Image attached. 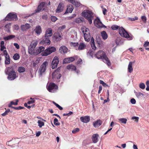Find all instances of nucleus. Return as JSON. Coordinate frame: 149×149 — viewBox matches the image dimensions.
Instances as JSON below:
<instances>
[{
  "mask_svg": "<svg viewBox=\"0 0 149 149\" xmlns=\"http://www.w3.org/2000/svg\"><path fill=\"white\" fill-rule=\"evenodd\" d=\"M38 126H39L40 127H42V126L44 125V123L40 120H38Z\"/></svg>",
  "mask_w": 149,
  "mask_h": 149,
  "instance_id": "obj_46",
  "label": "nucleus"
},
{
  "mask_svg": "<svg viewBox=\"0 0 149 149\" xmlns=\"http://www.w3.org/2000/svg\"><path fill=\"white\" fill-rule=\"evenodd\" d=\"M4 42L3 41H1L0 43L1 50L3 51L4 49H6V47L4 46Z\"/></svg>",
  "mask_w": 149,
  "mask_h": 149,
  "instance_id": "obj_35",
  "label": "nucleus"
},
{
  "mask_svg": "<svg viewBox=\"0 0 149 149\" xmlns=\"http://www.w3.org/2000/svg\"><path fill=\"white\" fill-rule=\"evenodd\" d=\"M36 99V98H32V97H31L30 98V100H29L27 102V104H31L34 103L35 102V100Z\"/></svg>",
  "mask_w": 149,
  "mask_h": 149,
  "instance_id": "obj_37",
  "label": "nucleus"
},
{
  "mask_svg": "<svg viewBox=\"0 0 149 149\" xmlns=\"http://www.w3.org/2000/svg\"><path fill=\"white\" fill-rule=\"evenodd\" d=\"M45 39L42 40L40 42L41 44L43 45L45 44L47 45H49L50 43V41L49 39V37L45 38Z\"/></svg>",
  "mask_w": 149,
  "mask_h": 149,
  "instance_id": "obj_16",
  "label": "nucleus"
},
{
  "mask_svg": "<svg viewBox=\"0 0 149 149\" xmlns=\"http://www.w3.org/2000/svg\"><path fill=\"white\" fill-rule=\"evenodd\" d=\"M81 15L88 20L90 24H92L94 17L91 11L89 10H84L82 12Z\"/></svg>",
  "mask_w": 149,
  "mask_h": 149,
  "instance_id": "obj_2",
  "label": "nucleus"
},
{
  "mask_svg": "<svg viewBox=\"0 0 149 149\" xmlns=\"http://www.w3.org/2000/svg\"><path fill=\"white\" fill-rule=\"evenodd\" d=\"M63 5L62 3H60L56 10V12L59 13L62 12L63 10Z\"/></svg>",
  "mask_w": 149,
  "mask_h": 149,
  "instance_id": "obj_24",
  "label": "nucleus"
},
{
  "mask_svg": "<svg viewBox=\"0 0 149 149\" xmlns=\"http://www.w3.org/2000/svg\"><path fill=\"white\" fill-rule=\"evenodd\" d=\"M13 58L15 60H18L20 58L19 55L18 53H15L13 56Z\"/></svg>",
  "mask_w": 149,
  "mask_h": 149,
  "instance_id": "obj_38",
  "label": "nucleus"
},
{
  "mask_svg": "<svg viewBox=\"0 0 149 149\" xmlns=\"http://www.w3.org/2000/svg\"><path fill=\"white\" fill-rule=\"evenodd\" d=\"M15 37V36L13 35H9L7 36L4 37V39L6 40L11 39Z\"/></svg>",
  "mask_w": 149,
  "mask_h": 149,
  "instance_id": "obj_34",
  "label": "nucleus"
},
{
  "mask_svg": "<svg viewBox=\"0 0 149 149\" xmlns=\"http://www.w3.org/2000/svg\"><path fill=\"white\" fill-rule=\"evenodd\" d=\"M99 136L98 134H94L92 135L91 139L93 143H96L98 141V138Z\"/></svg>",
  "mask_w": 149,
  "mask_h": 149,
  "instance_id": "obj_19",
  "label": "nucleus"
},
{
  "mask_svg": "<svg viewBox=\"0 0 149 149\" xmlns=\"http://www.w3.org/2000/svg\"><path fill=\"white\" fill-rule=\"evenodd\" d=\"M48 15L47 14H44L42 16V18L43 19L47 20L48 18Z\"/></svg>",
  "mask_w": 149,
  "mask_h": 149,
  "instance_id": "obj_58",
  "label": "nucleus"
},
{
  "mask_svg": "<svg viewBox=\"0 0 149 149\" xmlns=\"http://www.w3.org/2000/svg\"><path fill=\"white\" fill-rule=\"evenodd\" d=\"M138 19V18L136 16L134 18L129 17L128 18V20L131 21H134L137 20Z\"/></svg>",
  "mask_w": 149,
  "mask_h": 149,
  "instance_id": "obj_45",
  "label": "nucleus"
},
{
  "mask_svg": "<svg viewBox=\"0 0 149 149\" xmlns=\"http://www.w3.org/2000/svg\"><path fill=\"white\" fill-rule=\"evenodd\" d=\"M48 63L47 61H45L41 65L40 68V72L41 74L44 72L46 70V67L48 65Z\"/></svg>",
  "mask_w": 149,
  "mask_h": 149,
  "instance_id": "obj_11",
  "label": "nucleus"
},
{
  "mask_svg": "<svg viewBox=\"0 0 149 149\" xmlns=\"http://www.w3.org/2000/svg\"><path fill=\"white\" fill-rule=\"evenodd\" d=\"M73 113L72 112L70 111V112H69L68 113H64L63 114V116H69L70 115H72Z\"/></svg>",
  "mask_w": 149,
  "mask_h": 149,
  "instance_id": "obj_57",
  "label": "nucleus"
},
{
  "mask_svg": "<svg viewBox=\"0 0 149 149\" xmlns=\"http://www.w3.org/2000/svg\"><path fill=\"white\" fill-rule=\"evenodd\" d=\"M111 28L112 30H117L118 29H119L120 28V27L116 25H113L112 26Z\"/></svg>",
  "mask_w": 149,
  "mask_h": 149,
  "instance_id": "obj_40",
  "label": "nucleus"
},
{
  "mask_svg": "<svg viewBox=\"0 0 149 149\" xmlns=\"http://www.w3.org/2000/svg\"><path fill=\"white\" fill-rule=\"evenodd\" d=\"M54 123L55 125L58 126L60 125V123L58 122V120L56 118H55L54 119Z\"/></svg>",
  "mask_w": 149,
  "mask_h": 149,
  "instance_id": "obj_44",
  "label": "nucleus"
},
{
  "mask_svg": "<svg viewBox=\"0 0 149 149\" xmlns=\"http://www.w3.org/2000/svg\"><path fill=\"white\" fill-rule=\"evenodd\" d=\"M45 2H41L38 6L37 9L35 10L34 13H38L45 6Z\"/></svg>",
  "mask_w": 149,
  "mask_h": 149,
  "instance_id": "obj_12",
  "label": "nucleus"
},
{
  "mask_svg": "<svg viewBox=\"0 0 149 149\" xmlns=\"http://www.w3.org/2000/svg\"><path fill=\"white\" fill-rule=\"evenodd\" d=\"M107 11V10L105 8H103L102 10L103 13L104 15L106 14V13Z\"/></svg>",
  "mask_w": 149,
  "mask_h": 149,
  "instance_id": "obj_64",
  "label": "nucleus"
},
{
  "mask_svg": "<svg viewBox=\"0 0 149 149\" xmlns=\"http://www.w3.org/2000/svg\"><path fill=\"white\" fill-rule=\"evenodd\" d=\"M67 68L69 70H75L76 69V67L72 65H69L67 66Z\"/></svg>",
  "mask_w": 149,
  "mask_h": 149,
  "instance_id": "obj_33",
  "label": "nucleus"
},
{
  "mask_svg": "<svg viewBox=\"0 0 149 149\" xmlns=\"http://www.w3.org/2000/svg\"><path fill=\"white\" fill-rule=\"evenodd\" d=\"M130 102L131 103L134 104L136 103V101L134 99L132 98L130 100Z\"/></svg>",
  "mask_w": 149,
  "mask_h": 149,
  "instance_id": "obj_63",
  "label": "nucleus"
},
{
  "mask_svg": "<svg viewBox=\"0 0 149 149\" xmlns=\"http://www.w3.org/2000/svg\"><path fill=\"white\" fill-rule=\"evenodd\" d=\"M13 108L15 110H20V109H23L24 108L20 106H19V107H13Z\"/></svg>",
  "mask_w": 149,
  "mask_h": 149,
  "instance_id": "obj_53",
  "label": "nucleus"
},
{
  "mask_svg": "<svg viewBox=\"0 0 149 149\" xmlns=\"http://www.w3.org/2000/svg\"><path fill=\"white\" fill-rule=\"evenodd\" d=\"M94 23L95 25L98 28L101 27L102 23L99 19H95L94 21Z\"/></svg>",
  "mask_w": 149,
  "mask_h": 149,
  "instance_id": "obj_25",
  "label": "nucleus"
},
{
  "mask_svg": "<svg viewBox=\"0 0 149 149\" xmlns=\"http://www.w3.org/2000/svg\"><path fill=\"white\" fill-rule=\"evenodd\" d=\"M96 57L98 59H102L103 61L106 63L109 66L110 65L111 63L105 53L103 51L100 50L95 54Z\"/></svg>",
  "mask_w": 149,
  "mask_h": 149,
  "instance_id": "obj_1",
  "label": "nucleus"
},
{
  "mask_svg": "<svg viewBox=\"0 0 149 149\" xmlns=\"http://www.w3.org/2000/svg\"><path fill=\"white\" fill-rule=\"evenodd\" d=\"M72 45L73 47L75 48L76 50H78V48L79 46V44L78 42H71Z\"/></svg>",
  "mask_w": 149,
  "mask_h": 149,
  "instance_id": "obj_41",
  "label": "nucleus"
},
{
  "mask_svg": "<svg viewBox=\"0 0 149 149\" xmlns=\"http://www.w3.org/2000/svg\"><path fill=\"white\" fill-rule=\"evenodd\" d=\"M73 10V7L72 5H70L68 6L67 9L65 12V14L68 13H71Z\"/></svg>",
  "mask_w": 149,
  "mask_h": 149,
  "instance_id": "obj_30",
  "label": "nucleus"
},
{
  "mask_svg": "<svg viewBox=\"0 0 149 149\" xmlns=\"http://www.w3.org/2000/svg\"><path fill=\"white\" fill-rule=\"evenodd\" d=\"M19 100L17 99L13 101L10 102V103L8 104V107H9L13 108V107H14L12 106V105H17L18 104Z\"/></svg>",
  "mask_w": 149,
  "mask_h": 149,
  "instance_id": "obj_21",
  "label": "nucleus"
},
{
  "mask_svg": "<svg viewBox=\"0 0 149 149\" xmlns=\"http://www.w3.org/2000/svg\"><path fill=\"white\" fill-rule=\"evenodd\" d=\"M68 49L65 46H62L60 47L59 52L62 54L66 53L67 52Z\"/></svg>",
  "mask_w": 149,
  "mask_h": 149,
  "instance_id": "obj_17",
  "label": "nucleus"
},
{
  "mask_svg": "<svg viewBox=\"0 0 149 149\" xmlns=\"http://www.w3.org/2000/svg\"><path fill=\"white\" fill-rule=\"evenodd\" d=\"M10 26L11 24H6L5 26V28L7 30H9V29L10 28Z\"/></svg>",
  "mask_w": 149,
  "mask_h": 149,
  "instance_id": "obj_59",
  "label": "nucleus"
},
{
  "mask_svg": "<svg viewBox=\"0 0 149 149\" xmlns=\"http://www.w3.org/2000/svg\"><path fill=\"white\" fill-rule=\"evenodd\" d=\"M59 59L57 56H55L54 57L52 62V64L51 68L52 69H54L56 68L59 63Z\"/></svg>",
  "mask_w": 149,
  "mask_h": 149,
  "instance_id": "obj_10",
  "label": "nucleus"
},
{
  "mask_svg": "<svg viewBox=\"0 0 149 149\" xmlns=\"http://www.w3.org/2000/svg\"><path fill=\"white\" fill-rule=\"evenodd\" d=\"M143 46L145 47H149V42L147 41L145 42L143 45Z\"/></svg>",
  "mask_w": 149,
  "mask_h": 149,
  "instance_id": "obj_60",
  "label": "nucleus"
},
{
  "mask_svg": "<svg viewBox=\"0 0 149 149\" xmlns=\"http://www.w3.org/2000/svg\"><path fill=\"white\" fill-rule=\"evenodd\" d=\"M119 33L121 36L127 39L128 40H130L133 39V36L131 35H129L123 27L119 28Z\"/></svg>",
  "mask_w": 149,
  "mask_h": 149,
  "instance_id": "obj_3",
  "label": "nucleus"
},
{
  "mask_svg": "<svg viewBox=\"0 0 149 149\" xmlns=\"http://www.w3.org/2000/svg\"><path fill=\"white\" fill-rule=\"evenodd\" d=\"M56 48L54 47H49L47 48L45 50L44 52L41 53L42 56H47L53 52H55Z\"/></svg>",
  "mask_w": 149,
  "mask_h": 149,
  "instance_id": "obj_6",
  "label": "nucleus"
},
{
  "mask_svg": "<svg viewBox=\"0 0 149 149\" xmlns=\"http://www.w3.org/2000/svg\"><path fill=\"white\" fill-rule=\"evenodd\" d=\"M97 41L98 45L99 47H101L103 45V42L100 38L97 39Z\"/></svg>",
  "mask_w": 149,
  "mask_h": 149,
  "instance_id": "obj_32",
  "label": "nucleus"
},
{
  "mask_svg": "<svg viewBox=\"0 0 149 149\" xmlns=\"http://www.w3.org/2000/svg\"><path fill=\"white\" fill-rule=\"evenodd\" d=\"M102 123V121L100 119L97 120L93 123V125L95 127H99Z\"/></svg>",
  "mask_w": 149,
  "mask_h": 149,
  "instance_id": "obj_20",
  "label": "nucleus"
},
{
  "mask_svg": "<svg viewBox=\"0 0 149 149\" xmlns=\"http://www.w3.org/2000/svg\"><path fill=\"white\" fill-rule=\"evenodd\" d=\"M91 47L93 49L95 50L96 49V47L95 46V43L91 44Z\"/></svg>",
  "mask_w": 149,
  "mask_h": 149,
  "instance_id": "obj_62",
  "label": "nucleus"
},
{
  "mask_svg": "<svg viewBox=\"0 0 149 149\" xmlns=\"http://www.w3.org/2000/svg\"><path fill=\"white\" fill-rule=\"evenodd\" d=\"M79 129L78 128H77L74 129L72 131V132L73 134H75L76 133L79 132Z\"/></svg>",
  "mask_w": 149,
  "mask_h": 149,
  "instance_id": "obj_49",
  "label": "nucleus"
},
{
  "mask_svg": "<svg viewBox=\"0 0 149 149\" xmlns=\"http://www.w3.org/2000/svg\"><path fill=\"white\" fill-rule=\"evenodd\" d=\"M6 74L8 75V79L10 80H13L16 77V74L12 67H10L8 68Z\"/></svg>",
  "mask_w": 149,
  "mask_h": 149,
  "instance_id": "obj_4",
  "label": "nucleus"
},
{
  "mask_svg": "<svg viewBox=\"0 0 149 149\" xmlns=\"http://www.w3.org/2000/svg\"><path fill=\"white\" fill-rule=\"evenodd\" d=\"M58 88L57 86L54 83H50L48 85L47 90L50 92L54 93Z\"/></svg>",
  "mask_w": 149,
  "mask_h": 149,
  "instance_id": "obj_8",
  "label": "nucleus"
},
{
  "mask_svg": "<svg viewBox=\"0 0 149 149\" xmlns=\"http://www.w3.org/2000/svg\"><path fill=\"white\" fill-rule=\"evenodd\" d=\"M60 69L58 68L57 69L55 70L52 73V77L53 79H59L61 77V74L59 70Z\"/></svg>",
  "mask_w": 149,
  "mask_h": 149,
  "instance_id": "obj_9",
  "label": "nucleus"
},
{
  "mask_svg": "<svg viewBox=\"0 0 149 149\" xmlns=\"http://www.w3.org/2000/svg\"><path fill=\"white\" fill-rule=\"evenodd\" d=\"M82 22L81 19L79 18H76L75 20V22L77 23H79Z\"/></svg>",
  "mask_w": 149,
  "mask_h": 149,
  "instance_id": "obj_56",
  "label": "nucleus"
},
{
  "mask_svg": "<svg viewBox=\"0 0 149 149\" xmlns=\"http://www.w3.org/2000/svg\"><path fill=\"white\" fill-rule=\"evenodd\" d=\"M45 47L43 46H40L38 47V48L35 50V52L34 53V55H36L38 54L41 52L42 53L45 51Z\"/></svg>",
  "mask_w": 149,
  "mask_h": 149,
  "instance_id": "obj_14",
  "label": "nucleus"
},
{
  "mask_svg": "<svg viewBox=\"0 0 149 149\" xmlns=\"http://www.w3.org/2000/svg\"><path fill=\"white\" fill-rule=\"evenodd\" d=\"M5 64H9L10 63V58L9 56H6L5 57Z\"/></svg>",
  "mask_w": 149,
  "mask_h": 149,
  "instance_id": "obj_36",
  "label": "nucleus"
},
{
  "mask_svg": "<svg viewBox=\"0 0 149 149\" xmlns=\"http://www.w3.org/2000/svg\"><path fill=\"white\" fill-rule=\"evenodd\" d=\"M63 63H70L69 59V58L64 59L63 60Z\"/></svg>",
  "mask_w": 149,
  "mask_h": 149,
  "instance_id": "obj_52",
  "label": "nucleus"
},
{
  "mask_svg": "<svg viewBox=\"0 0 149 149\" xmlns=\"http://www.w3.org/2000/svg\"><path fill=\"white\" fill-rule=\"evenodd\" d=\"M101 34L103 39L104 40H106L108 38V36L106 32L103 31L101 32Z\"/></svg>",
  "mask_w": 149,
  "mask_h": 149,
  "instance_id": "obj_29",
  "label": "nucleus"
},
{
  "mask_svg": "<svg viewBox=\"0 0 149 149\" xmlns=\"http://www.w3.org/2000/svg\"><path fill=\"white\" fill-rule=\"evenodd\" d=\"M100 84H102L103 86L104 87H106L108 86V85L105 83L103 81L100 80Z\"/></svg>",
  "mask_w": 149,
  "mask_h": 149,
  "instance_id": "obj_50",
  "label": "nucleus"
},
{
  "mask_svg": "<svg viewBox=\"0 0 149 149\" xmlns=\"http://www.w3.org/2000/svg\"><path fill=\"white\" fill-rule=\"evenodd\" d=\"M66 1H68L72 4L73 5H74L76 7H79L81 3L77 1H75V0H66Z\"/></svg>",
  "mask_w": 149,
  "mask_h": 149,
  "instance_id": "obj_18",
  "label": "nucleus"
},
{
  "mask_svg": "<svg viewBox=\"0 0 149 149\" xmlns=\"http://www.w3.org/2000/svg\"><path fill=\"white\" fill-rule=\"evenodd\" d=\"M25 70L24 68L22 66L19 67L18 71L20 73H22L24 72Z\"/></svg>",
  "mask_w": 149,
  "mask_h": 149,
  "instance_id": "obj_39",
  "label": "nucleus"
},
{
  "mask_svg": "<svg viewBox=\"0 0 149 149\" xmlns=\"http://www.w3.org/2000/svg\"><path fill=\"white\" fill-rule=\"evenodd\" d=\"M81 31L84 34L85 40L87 42H89L90 40L91 36L89 29L86 27L83 26L81 27Z\"/></svg>",
  "mask_w": 149,
  "mask_h": 149,
  "instance_id": "obj_5",
  "label": "nucleus"
},
{
  "mask_svg": "<svg viewBox=\"0 0 149 149\" xmlns=\"http://www.w3.org/2000/svg\"><path fill=\"white\" fill-rule=\"evenodd\" d=\"M39 61L38 59H36L35 61L33 62V66L35 67L36 65L39 63Z\"/></svg>",
  "mask_w": 149,
  "mask_h": 149,
  "instance_id": "obj_54",
  "label": "nucleus"
},
{
  "mask_svg": "<svg viewBox=\"0 0 149 149\" xmlns=\"http://www.w3.org/2000/svg\"><path fill=\"white\" fill-rule=\"evenodd\" d=\"M132 120H135V121H136L137 122L138 121L139 118L138 117L134 116L132 117Z\"/></svg>",
  "mask_w": 149,
  "mask_h": 149,
  "instance_id": "obj_61",
  "label": "nucleus"
},
{
  "mask_svg": "<svg viewBox=\"0 0 149 149\" xmlns=\"http://www.w3.org/2000/svg\"><path fill=\"white\" fill-rule=\"evenodd\" d=\"M86 47V45L83 43H80L79 45L78 48V50H82L85 49Z\"/></svg>",
  "mask_w": 149,
  "mask_h": 149,
  "instance_id": "obj_31",
  "label": "nucleus"
},
{
  "mask_svg": "<svg viewBox=\"0 0 149 149\" xmlns=\"http://www.w3.org/2000/svg\"><path fill=\"white\" fill-rule=\"evenodd\" d=\"M36 49L35 48L33 47L31 45L29 48L28 52L31 55H34V53L35 52Z\"/></svg>",
  "mask_w": 149,
  "mask_h": 149,
  "instance_id": "obj_28",
  "label": "nucleus"
},
{
  "mask_svg": "<svg viewBox=\"0 0 149 149\" xmlns=\"http://www.w3.org/2000/svg\"><path fill=\"white\" fill-rule=\"evenodd\" d=\"M139 87L142 89H144L145 87V84L143 83H141L140 84Z\"/></svg>",
  "mask_w": 149,
  "mask_h": 149,
  "instance_id": "obj_51",
  "label": "nucleus"
},
{
  "mask_svg": "<svg viewBox=\"0 0 149 149\" xmlns=\"http://www.w3.org/2000/svg\"><path fill=\"white\" fill-rule=\"evenodd\" d=\"M51 19L52 21L55 22L57 19V18L55 16H52L51 17Z\"/></svg>",
  "mask_w": 149,
  "mask_h": 149,
  "instance_id": "obj_48",
  "label": "nucleus"
},
{
  "mask_svg": "<svg viewBox=\"0 0 149 149\" xmlns=\"http://www.w3.org/2000/svg\"><path fill=\"white\" fill-rule=\"evenodd\" d=\"M141 19L142 20V21L144 22V23H146V18L145 16H142L141 17Z\"/></svg>",
  "mask_w": 149,
  "mask_h": 149,
  "instance_id": "obj_55",
  "label": "nucleus"
},
{
  "mask_svg": "<svg viewBox=\"0 0 149 149\" xmlns=\"http://www.w3.org/2000/svg\"><path fill=\"white\" fill-rule=\"evenodd\" d=\"M30 27L29 24H26L25 25H22L21 26V29L22 31H24L29 29Z\"/></svg>",
  "mask_w": 149,
  "mask_h": 149,
  "instance_id": "obj_26",
  "label": "nucleus"
},
{
  "mask_svg": "<svg viewBox=\"0 0 149 149\" xmlns=\"http://www.w3.org/2000/svg\"><path fill=\"white\" fill-rule=\"evenodd\" d=\"M119 120L122 123L126 124L127 122V119L125 118H121L119 119Z\"/></svg>",
  "mask_w": 149,
  "mask_h": 149,
  "instance_id": "obj_43",
  "label": "nucleus"
},
{
  "mask_svg": "<svg viewBox=\"0 0 149 149\" xmlns=\"http://www.w3.org/2000/svg\"><path fill=\"white\" fill-rule=\"evenodd\" d=\"M80 120L82 122L87 123L90 121V119L89 116H86L81 117L80 118Z\"/></svg>",
  "mask_w": 149,
  "mask_h": 149,
  "instance_id": "obj_13",
  "label": "nucleus"
},
{
  "mask_svg": "<svg viewBox=\"0 0 149 149\" xmlns=\"http://www.w3.org/2000/svg\"><path fill=\"white\" fill-rule=\"evenodd\" d=\"M136 95L138 98H140L142 97L144 95L143 94L140 92L136 93Z\"/></svg>",
  "mask_w": 149,
  "mask_h": 149,
  "instance_id": "obj_42",
  "label": "nucleus"
},
{
  "mask_svg": "<svg viewBox=\"0 0 149 149\" xmlns=\"http://www.w3.org/2000/svg\"><path fill=\"white\" fill-rule=\"evenodd\" d=\"M34 31L37 35H40L42 32L41 26H36Z\"/></svg>",
  "mask_w": 149,
  "mask_h": 149,
  "instance_id": "obj_27",
  "label": "nucleus"
},
{
  "mask_svg": "<svg viewBox=\"0 0 149 149\" xmlns=\"http://www.w3.org/2000/svg\"><path fill=\"white\" fill-rule=\"evenodd\" d=\"M5 19V20L8 21H16L17 20L18 18L16 14L9 13L6 16Z\"/></svg>",
  "mask_w": 149,
  "mask_h": 149,
  "instance_id": "obj_7",
  "label": "nucleus"
},
{
  "mask_svg": "<svg viewBox=\"0 0 149 149\" xmlns=\"http://www.w3.org/2000/svg\"><path fill=\"white\" fill-rule=\"evenodd\" d=\"M135 62V61H134L133 62L130 61L129 63L128 67V71L130 73H132L133 71L132 65L133 63H134Z\"/></svg>",
  "mask_w": 149,
  "mask_h": 149,
  "instance_id": "obj_23",
  "label": "nucleus"
},
{
  "mask_svg": "<svg viewBox=\"0 0 149 149\" xmlns=\"http://www.w3.org/2000/svg\"><path fill=\"white\" fill-rule=\"evenodd\" d=\"M38 44V42L36 41L32 42L31 44V45L33 47L35 48Z\"/></svg>",
  "mask_w": 149,
  "mask_h": 149,
  "instance_id": "obj_47",
  "label": "nucleus"
},
{
  "mask_svg": "<svg viewBox=\"0 0 149 149\" xmlns=\"http://www.w3.org/2000/svg\"><path fill=\"white\" fill-rule=\"evenodd\" d=\"M61 37L59 33H55L54 34L53 36V39L56 41L61 40Z\"/></svg>",
  "mask_w": 149,
  "mask_h": 149,
  "instance_id": "obj_22",
  "label": "nucleus"
},
{
  "mask_svg": "<svg viewBox=\"0 0 149 149\" xmlns=\"http://www.w3.org/2000/svg\"><path fill=\"white\" fill-rule=\"evenodd\" d=\"M52 30L51 28H48L46 30L45 35V38L49 37L52 36Z\"/></svg>",
  "mask_w": 149,
  "mask_h": 149,
  "instance_id": "obj_15",
  "label": "nucleus"
}]
</instances>
